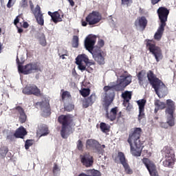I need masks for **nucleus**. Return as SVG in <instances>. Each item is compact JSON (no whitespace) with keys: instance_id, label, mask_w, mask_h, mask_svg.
Instances as JSON below:
<instances>
[{"instance_id":"1","label":"nucleus","mask_w":176,"mask_h":176,"mask_svg":"<svg viewBox=\"0 0 176 176\" xmlns=\"http://www.w3.org/2000/svg\"><path fill=\"white\" fill-rule=\"evenodd\" d=\"M131 75L129 74L126 72H125L120 76H118L116 85H108L104 87V107H109L113 101V97L115 96V94H113V87H115L116 90H117L118 91L124 90V88L126 87V86H129L130 83H131Z\"/></svg>"},{"instance_id":"2","label":"nucleus","mask_w":176,"mask_h":176,"mask_svg":"<svg viewBox=\"0 0 176 176\" xmlns=\"http://www.w3.org/2000/svg\"><path fill=\"white\" fill-rule=\"evenodd\" d=\"M142 130L141 128H135L133 132L129 135L128 142L131 147V153L133 156H141L142 151V142L140 140Z\"/></svg>"},{"instance_id":"3","label":"nucleus","mask_w":176,"mask_h":176,"mask_svg":"<svg viewBox=\"0 0 176 176\" xmlns=\"http://www.w3.org/2000/svg\"><path fill=\"white\" fill-rule=\"evenodd\" d=\"M96 41H97V36L94 35L88 36L85 40V48L89 53H91L95 61L98 62L100 65H104L105 64V54H104V52L101 51V50H98L94 52H91L93 47H94Z\"/></svg>"},{"instance_id":"4","label":"nucleus","mask_w":176,"mask_h":176,"mask_svg":"<svg viewBox=\"0 0 176 176\" xmlns=\"http://www.w3.org/2000/svg\"><path fill=\"white\" fill-rule=\"evenodd\" d=\"M147 78L160 98H163V97L167 96V87H166V85H164L162 80L155 78V74L151 71L147 73Z\"/></svg>"},{"instance_id":"5","label":"nucleus","mask_w":176,"mask_h":176,"mask_svg":"<svg viewBox=\"0 0 176 176\" xmlns=\"http://www.w3.org/2000/svg\"><path fill=\"white\" fill-rule=\"evenodd\" d=\"M159 19L161 21V24L157 29V32L154 34V39L155 41H160L162 36H163V32H164V28L166 27V21H167V17L168 16V10L164 7H160L157 10Z\"/></svg>"},{"instance_id":"6","label":"nucleus","mask_w":176,"mask_h":176,"mask_svg":"<svg viewBox=\"0 0 176 176\" xmlns=\"http://www.w3.org/2000/svg\"><path fill=\"white\" fill-rule=\"evenodd\" d=\"M166 109L165 111L167 122L161 123V127L167 129L168 126L173 127L175 122L174 121V112H175V104L170 99L166 100Z\"/></svg>"},{"instance_id":"7","label":"nucleus","mask_w":176,"mask_h":176,"mask_svg":"<svg viewBox=\"0 0 176 176\" xmlns=\"http://www.w3.org/2000/svg\"><path fill=\"white\" fill-rule=\"evenodd\" d=\"M16 63L18 65L19 73L23 74V75H30V74H34V72L42 71V65L39 63H29L25 65H21L23 62H20L19 58H16Z\"/></svg>"},{"instance_id":"8","label":"nucleus","mask_w":176,"mask_h":176,"mask_svg":"<svg viewBox=\"0 0 176 176\" xmlns=\"http://www.w3.org/2000/svg\"><path fill=\"white\" fill-rule=\"evenodd\" d=\"M58 121L62 124V129L60 131V135L63 138H68L72 133L71 126L69 123L72 122V118L70 116H60L58 118Z\"/></svg>"},{"instance_id":"9","label":"nucleus","mask_w":176,"mask_h":176,"mask_svg":"<svg viewBox=\"0 0 176 176\" xmlns=\"http://www.w3.org/2000/svg\"><path fill=\"white\" fill-rule=\"evenodd\" d=\"M162 155L164 157L163 165L165 167H171L175 163V155H174V150L168 146H165L162 151Z\"/></svg>"},{"instance_id":"10","label":"nucleus","mask_w":176,"mask_h":176,"mask_svg":"<svg viewBox=\"0 0 176 176\" xmlns=\"http://www.w3.org/2000/svg\"><path fill=\"white\" fill-rule=\"evenodd\" d=\"M146 47H148L151 53L153 54L156 61L159 63V61L162 60V58H163V55L162 54V50H160L159 47L156 46L153 43V41L152 40H146Z\"/></svg>"},{"instance_id":"11","label":"nucleus","mask_w":176,"mask_h":176,"mask_svg":"<svg viewBox=\"0 0 176 176\" xmlns=\"http://www.w3.org/2000/svg\"><path fill=\"white\" fill-rule=\"evenodd\" d=\"M76 64L78 65L80 71H86V65H94V63L90 62L87 55L82 54L77 56L76 58Z\"/></svg>"},{"instance_id":"12","label":"nucleus","mask_w":176,"mask_h":176,"mask_svg":"<svg viewBox=\"0 0 176 176\" xmlns=\"http://www.w3.org/2000/svg\"><path fill=\"white\" fill-rule=\"evenodd\" d=\"M85 20L89 25H96L102 20V15L98 11H93L87 16Z\"/></svg>"},{"instance_id":"13","label":"nucleus","mask_w":176,"mask_h":176,"mask_svg":"<svg viewBox=\"0 0 176 176\" xmlns=\"http://www.w3.org/2000/svg\"><path fill=\"white\" fill-rule=\"evenodd\" d=\"M142 162L146 166L151 176H159V173H157V170H156V166L152 161L148 158H144Z\"/></svg>"},{"instance_id":"14","label":"nucleus","mask_w":176,"mask_h":176,"mask_svg":"<svg viewBox=\"0 0 176 176\" xmlns=\"http://www.w3.org/2000/svg\"><path fill=\"white\" fill-rule=\"evenodd\" d=\"M23 94H28L30 96L31 94H34V96H41V89L36 87L35 85H29L25 87L23 89Z\"/></svg>"},{"instance_id":"15","label":"nucleus","mask_w":176,"mask_h":176,"mask_svg":"<svg viewBox=\"0 0 176 176\" xmlns=\"http://www.w3.org/2000/svg\"><path fill=\"white\" fill-rule=\"evenodd\" d=\"M81 163L85 167H91L94 160H93V156L90 155L89 153L82 154L80 156Z\"/></svg>"},{"instance_id":"16","label":"nucleus","mask_w":176,"mask_h":176,"mask_svg":"<svg viewBox=\"0 0 176 176\" xmlns=\"http://www.w3.org/2000/svg\"><path fill=\"white\" fill-rule=\"evenodd\" d=\"M137 104L139 107V116L138 120L141 122L145 119V104H146V100L144 99L139 100L137 101Z\"/></svg>"},{"instance_id":"17","label":"nucleus","mask_w":176,"mask_h":176,"mask_svg":"<svg viewBox=\"0 0 176 176\" xmlns=\"http://www.w3.org/2000/svg\"><path fill=\"white\" fill-rule=\"evenodd\" d=\"M122 98H124V107H126V111H131V109H133V106L129 102V101L131 100V92L126 91L122 94Z\"/></svg>"},{"instance_id":"18","label":"nucleus","mask_w":176,"mask_h":176,"mask_svg":"<svg viewBox=\"0 0 176 176\" xmlns=\"http://www.w3.org/2000/svg\"><path fill=\"white\" fill-rule=\"evenodd\" d=\"M43 116H49L50 115V105L49 99H45L40 103Z\"/></svg>"},{"instance_id":"19","label":"nucleus","mask_w":176,"mask_h":176,"mask_svg":"<svg viewBox=\"0 0 176 176\" xmlns=\"http://www.w3.org/2000/svg\"><path fill=\"white\" fill-rule=\"evenodd\" d=\"M32 12L38 24H39V25H43L45 21L43 19V15L41 13V7L36 6V8Z\"/></svg>"},{"instance_id":"20","label":"nucleus","mask_w":176,"mask_h":176,"mask_svg":"<svg viewBox=\"0 0 176 176\" xmlns=\"http://www.w3.org/2000/svg\"><path fill=\"white\" fill-rule=\"evenodd\" d=\"M146 24H148V21L145 16L138 17L135 22V27L139 30H145Z\"/></svg>"},{"instance_id":"21","label":"nucleus","mask_w":176,"mask_h":176,"mask_svg":"<svg viewBox=\"0 0 176 176\" xmlns=\"http://www.w3.org/2000/svg\"><path fill=\"white\" fill-rule=\"evenodd\" d=\"M49 134V129L47 126L45 124H39L37 129V135H40V137H43L45 135H47Z\"/></svg>"},{"instance_id":"22","label":"nucleus","mask_w":176,"mask_h":176,"mask_svg":"<svg viewBox=\"0 0 176 176\" xmlns=\"http://www.w3.org/2000/svg\"><path fill=\"white\" fill-rule=\"evenodd\" d=\"M96 102V95L92 94L88 98L85 99L82 103L84 108H87L90 105H93Z\"/></svg>"},{"instance_id":"23","label":"nucleus","mask_w":176,"mask_h":176,"mask_svg":"<svg viewBox=\"0 0 176 176\" xmlns=\"http://www.w3.org/2000/svg\"><path fill=\"white\" fill-rule=\"evenodd\" d=\"M86 147L87 148H92L93 149L97 150L98 148H100V143H98V142H97L95 140L89 139V140H87Z\"/></svg>"},{"instance_id":"24","label":"nucleus","mask_w":176,"mask_h":176,"mask_svg":"<svg viewBox=\"0 0 176 176\" xmlns=\"http://www.w3.org/2000/svg\"><path fill=\"white\" fill-rule=\"evenodd\" d=\"M14 137L16 138H24L25 135H27V131H25V129L23 126H20L18 129H16Z\"/></svg>"},{"instance_id":"25","label":"nucleus","mask_w":176,"mask_h":176,"mask_svg":"<svg viewBox=\"0 0 176 176\" xmlns=\"http://www.w3.org/2000/svg\"><path fill=\"white\" fill-rule=\"evenodd\" d=\"M155 113H157V111H160V109H164L166 108V103L161 102L159 100H157L155 101Z\"/></svg>"},{"instance_id":"26","label":"nucleus","mask_w":176,"mask_h":176,"mask_svg":"<svg viewBox=\"0 0 176 176\" xmlns=\"http://www.w3.org/2000/svg\"><path fill=\"white\" fill-rule=\"evenodd\" d=\"M118 113V108L115 107L111 109L109 113H107V118L109 119V120L113 121L116 119V115Z\"/></svg>"},{"instance_id":"27","label":"nucleus","mask_w":176,"mask_h":176,"mask_svg":"<svg viewBox=\"0 0 176 176\" xmlns=\"http://www.w3.org/2000/svg\"><path fill=\"white\" fill-rule=\"evenodd\" d=\"M87 174L81 173L79 176H101V173L96 169H91L87 170Z\"/></svg>"},{"instance_id":"28","label":"nucleus","mask_w":176,"mask_h":176,"mask_svg":"<svg viewBox=\"0 0 176 176\" xmlns=\"http://www.w3.org/2000/svg\"><path fill=\"white\" fill-rule=\"evenodd\" d=\"M16 111L19 113V120L21 123H24L27 119V116H25V113H24V110H23V108L18 107L16 108Z\"/></svg>"},{"instance_id":"29","label":"nucleus","mask_w":176,"mask_h":176,"mask_svg":"<svg viewBox=\"0 0 176 176\" xmlns=\"http://www.w3.org/2000/svg\"><path fill=\"white\" fill-rule=\"evenodd\" d=\"M52 20L54 23H60V21H63V15L60 14L58 12H55L53 13Z\"/></svg>"},{"instance_id":"30","label":"nucleus","mask_w":176,"mask_h":176,"mask_svg":"<svg viewBox=\"0 0 176 176\" xmlns=\"http://www.w3.org/2000/svg\"><path fill=\"white\" fill-rule=\"evenodd\" d=\"M117 159L120 160L121 164H125L127 163V160H126V157H124V154L122 152H119L117 156Z\"/></svg>"},{"instance_id":"31","label":"nucleus","mask_w":176,"mask_h":176,"mask_svg":"<svg viewBox=\"0 0 176 176\" xmlns=\"http://www.w3.org/2000/svg\"><path fill=\"white\" fill-rule=\"evenodd\" d=\"M62 100L63 101H69L71 100V94L68 91H65L62 93Z\"/></svg>"},{"instance_id":"32","label":"nucleus","mask_w":176,"mask_h":176,"mask_svg":"<svg viewBox=\"0 0 176 176\" xmlns=\"http://www.w3.org/2000/svg\"><path fill=\"white\" fill-rule=\"evenodd\" d=\"M109 125L102 122L100 123V129L103 133H108V131H109Z\"/></svg>"},{"instance_id":"33","label":"nucleus","mask_w":176,"mask_h":176,"mask_svg":"<svg viewBox=\"0 0 176 176\" xmlns=\"http://www.w3.org/2000/svg\"><path fill=\"white\" fill-rule=\"evenodd\" d=\"M72 46L73 47H78V46H79V37H78V36H74L72 40Z\"/></svg>"},{"instance_id":"34","label":"nucleus","mask_w":176,"mask_h":176,"mask_svg":"<svg viewBox=\"0 0 176 176\" xmlns=\"http://www.w3.org/2000/svg\"><path fill=\"white\" fill-rule=\"evenodd\" d=\"M8 153V148L5 146L0 148V157H5Z\"/></svg>"},{"instance_id":"35","label":"nucleus","mask_w":176,"mask_h":176,"mask_svg":"<svg viewBox=\"0 0 176 176\" xmlns=\"http://www.w3.org/2000/svg\"><path fill=\"white\" fill-rule=\"evenodd\" d=\"M40 44L42 46H45L46 45V36H45L44 34H41V36H40Z\"/></svg>"},{"instance_id":"36","label":"nucleus","mask_w":176,"mask_h":176,"mask_svg":"<svg viewBox=\"0 0 176 176\" xmlns=\"http://www.w3.org/2000/svg\"><path fill=\"white\" fill-rule=\"evenodd\" d=\"M123 167L126 173V174H133V170L131 168H130V166H129V164L126 163L124 164Z\"/></svg>"},{"instance_id":"37","label":"nucleus","mask_w":176,"mask_h":176,"mask_svg":"<svg viewBox=\"0 0 176 176\" xmlns=\"http://www.w3.org/2000/svg\"><path fill=\"white\" fill-rule=\"evenodd\" d=\"M80 91V94L82 97H87L89 94H90V89H82Z\"/></svg>"},{"instance_id":"38","label":"nucleus","mask_w":176,"mask_h":176,"mask_svg":"<svg viewBox=\"0 0 176 176\" xmlns=\"http://www.w3.org/2000/svg\"><path fill=\"white\" fill-rule=\"evenodd\" d=\"M138 78L140 82H142V80H144V78H145V72H140L138 75Z\"/></svg>"},{"instance_id":"39","label":"nucleus","mask_w":176,"mask_h":176,"mask_svg":"<svg viewBox=\"0 0 176 176\" xmlns=\"http://www.w3.org/2000/svg\"><path fill=\"white\" fill-rule=\"evenodd\" d=\"M104 148H105V145H100L99 146V148H96V151L99 155H102L104 153Z\"/></svg>"},{"instance_id":"40","label":"nucleus","mask_w":176,"mask_h":176,"mask_svg":"<svg viewBox=\"0 0 176 176\" xmlns=\"http://www.w3.org/2000/svg\"><path fill=\"white\" fill-rule=\"evenodd\" d=\"M53 173L55 175H58L60 173V167L57 164H54L53 167Z\"/></svg>"},{"instance_id":"41","label":"nucleus","mask_w":176,"mask_h":176,"mask_svg":"<svg viewBox=\"0 0 176 176\" xmlns=\"http://www.w3.org/2000/svg\"><path fill=\"white\" fill-rule=\"evenodd\" d=\"M34 142H32V140H27L25 144V149H30V146H32Z\"/></svg>"},{"instance_id":"42","label":"nucleus","mask_w":176,"mask_h":176,"mask_svg":"<svg viewBox=\"0 0 176 176\" xmlns=\"http://www.w3.org/2000/svg\"><path fill=\"white\" fill-rule=\"evenodd\" d=\"M122 1V5H124V6H129L130 4L133 2L131 0H121Z\"/></svg>"},{"instance_id":"43","label":"nucleus","mask_w":176,"mask_h":176,"mask_svg":"<svg viewBox=\"0 0 176 176\" xmlns=\"http://www.w3.org/2000/svg\"><path fill=\"white\" fill-rule=\"evenodd\" d=\"M77 148L78 151H82V149H83V143L82 142V140H78L77 142Z\"/></svg>"},{"instance_id":"44","label":"nucleus","mask_w":176,"mask_h":176,"mask_svg":"<svg viewBox=\"0 0 176 176\" xmlns=\"http://www.w3.org/2000/svg\"><path fill=\"white\" fill-rule=\"evenodd\" d=\"M15 2H16V0H9L8 3L7 4V8L10 9V8H12V6H13V5H14Z\"/></svg>"},{"instance_id":"45","label":"nucleus","mask_w":176,"mask_h":176,"mask_svg":"<svg viewBox=\"0 0 176 176\" xmlns=\"http://www.w3.org/2000/svg\"><path fill=\"white\" fill-rule=\"evenodd\" d=\"M20 5L22 8H27L28 6V3L27 2V0H21Z\"/></svg>"},{"instance_id":"46","label":"nucleus","mask_w":176,"mask_h":176,"mask_svg":"<svg viewBox=\"0 0 176 176\" xmlns=\"http://www.w3.org/2000/svg\"><path fill=\"white\" fill-rule=\"evenodd\" d=\"M74 106L72 104H70L68 106H67V105L65 106V109H66V111H72V109H74Z\"/></svg>"},{"instance_id":"47","label":"nucleus","mask_w":176,"mask_h":176,"mask_svg":"<svg viewBox=\"0 0 176 176\" xmlns=\"http://www.w3.org/2000/svg\"><path fill=\"white\" fill-rule=\"evenodd\" d=\"M98 46H99V47H102V46H104V41L101 39L99 40L98 43Z\"/></svg>"},{"instance_id":"48","label":"nucleus","mask_w":176,"mask_h":176,"mask_svg":"<svg viewBox=\"0 0 176 176\" xmlns=\"http://www.w3.org/2000/svg\"><path fill=\"white\" fill-rule=\"evenodd\" d=\"M20 21V19H19V16H16V18L14 21V25H17L18 23Z\"/></svg>"},{"instance_id":"49","label":"nucleus","mask_w":176,"mask_h":176,"mask_svg":"<svg viewBox=\"0 0 176 176\" xmlns=\"http://www.w3.org/2000/svg\"><path fill=\"white\" fill-rule=\"evenodd\" d=\"M153 5H156L158 2H160V0H151Z\"/></svg>"},{"instance_id":"50","label":"nucleus","mask_w":176,"mask_h":176,"mask_svg":"<svg viewBox=\"0 0 176 176\" xmlns=\"http://www.w3.org/2000/svg\"><path fill=\"white\" fill-rule=\"evenodd\" d=\"M23 27V28H28V23L24 22Z\"/></svg>"},{"instance_id":"51","label":"nucleus","mask_w":176,"mask_h":176,"mask_svg":"<svg viewBox=\"0 0 176 176\" xmlns=\"http://www.w3.org/2000/svg\"><path fill=\"white\" fill-rule=\"evenodd\" d=\"M68 1L69 2L71 6H74L75 5V3L73 0H68Z\"/></svg>"},{"instance_id":"52","label":"nucleus","mask_w":176,"mask_h":176,"mask_svg":"<svg viewBox=\"0 0 176 176\" xmlns=\"http://www.w3.org/2000/svg\"><path fill=\"white\" fill-rule=\"evenodd\" d=\"M87 25V21H82V27H86Z\"/></svg>"},{"instance_id":"53","label":"nucleus","mask_w":176,"mask_h":176,"mask_svg":"<svg viewBox=\"0 0 176 176\" xmlns=\"http://www.w3.org/2000/svg\"><path fill=\"white\" fill-rule=\"evenodd\" d=\"M65 56H67V54L60 55V58H62V60H65Z\"/></svg>"},{"instance_id":"54","label":"nucleus","mask_w":176,"mask_h":176,"mask_svg":"<svg viewBox=\"0 0 176 176\" xmlns=\"http://www.w3.org/2000/svg\"><path fill=\"white\" fill-rule=\"evenodd\" d=\"M48 14L52 17V19H53V13L52 12L49 11Z\"/></svg>"},{"instance_id":"55","label":"nucleus","mask_w":176,"mask_h":176,"mask_svg":"<svg viewBox=\"0 0 176 176\" xmlns=\"http://www.w3.org/2000/svg\"><path fill=\"white\" fill-rule=\"evenodd\" d=\"M18 32H19V34H21V32H23V29H19V30H18Z\"/></svg>"},{"instance_id":"56","label":"nucleus","mask_w":176,"mask_h":176,"mask_svg":"<svg viewBox=\"0 0 176 176\" xmlns=\"http://www.w3.org/2000/svg\"><path fill=\"white\" fill-rule=\"evenodd\" d=\"M33 8H34V6H31V9H32V10Z\"/></svg>"},{"instance_id":"57","label":"nucleus","mask_w":176,"mask_h":176,"mask_svg":"<svg viewBox=\"0 0 176 176\" xmlns=\"http://www.w3.org/2000/svg\"><path fill=\"white\" fill-rule=\"evenodd\" d=\"M1 46H2V45H1V43H0V50H1Z\"/></svg>"},{"instance_id":"58","label":"nucleus","mask_w":176,"mask_h":176,"mask_svg":"<svg viewBox=\"0 0 176 176\" xmlns=\"http://www.w3.org/2000/svg\"><path fill=\"white\" fill-rule=\"evenodd\" d=\"M1 32H2V30L0 29V34H1Z\"/></svg>"}]
</instances>
